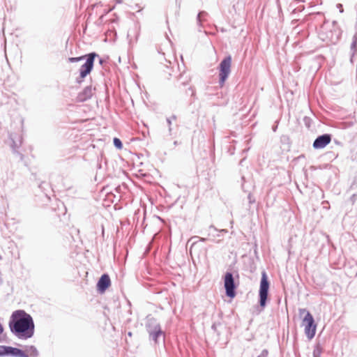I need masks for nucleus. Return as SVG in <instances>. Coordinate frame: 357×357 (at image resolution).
Segmentation results:
<instances>
[{
  "label": "nucleus",
  "instance_id": "bb28decb",
  "mask_svg": "<svg viewBox=\"0 0 357 357\" xmlns=\"http://www.w3.org/2000/svg\"><path fill=\"white\" fill-rule=\"evenodd\" d=\"M116 3H121L123 2L122 0H115Z\"/></svg>",
  "mask_w": 357,
  "mask_h": 357
},
{
  "label": "nucleus",
  "instance_id": "423d86ee",
  "mask_svg": "<svg viewBox=\"0 0 357 357\" xmlns=\"http://www.w3.org/2000/svg\"><path fill=\"white\" fill-rule=\"evenodd\" d=\"M231 57L225 56L219 64V84L222 86L231 72Z\"/></svg>",
  "mask_w": 357,
  "mask_h": 357
},
{
  "label": "nucleus",
  "instance_id": "9d476101",
  "mask_svg": "<svg viewBox=\"0 0 357 357\" xmlns=\"http://www.w3.org/2000/svg\"><path fill=\"white\" fill-rule=\"evenodd\" d=\"M9 139L11 142L10 146L14 153L18 155L21 160L23 158L22 154L17 151V149L22 144V138L16 134L9 133Z\"/></svg>",
  "mask_w": 357,
  "mask_h": 357
},
{
  "label": "nucleus",
  "instance_id": "cd10ccee",
  "mask_svg": "<svg viewBox=\"0 0 357 357\" xmlns=\"http://www.w3.org/2000/svg\"><path fill=\"white\" fill-rule=\"evenodd\" d=\"M177 144H178V142H177V141H174V146H176Z\"/></svg>",
  "mask_w": 357,
  "mask_h": 357
},
{
  "label": "nucleus",
  "instance_id": "c85d7f7f",
  "mask_svg": "<svg viewBox=\"0 0 357 357\" xmlns=\"http://www.w3.org/2000/svg\"><path fill=\"white\" fill-rule=\"evenodd\" d=\"M128 336H130V337H131V336H132V333H131V332H128Z\"/></svg>",
  "mask_w": 357,
  "mask_h": 357
},
{
  "label": "nucleus",
  "instance_id": "2eb2a0df",
  "mask_svg": "<svg viewBox=\"0 0 357 357\" xmlns=\"http://www.w3.org/2000/svg\"><path fill=\"white\" fill-rule=\"evenodd\" d=\"M176 116L175 115H172L171 117L167 118V123L168 125V130L169 135H172V120H176Z\"/></svg>",
  "mask_w": 357,
  "mask_h": 357
},
{
  "label": "nucleus",
  "instance_id": "0eeeda50",
  "mask_svg": "<svg viewBox=\"0 0 357 357\" xmlns=\"http://www.w3.org/2000/svg\"><path fill=\"white\" fill-rule=\"evenodd\" d=\"M223 280L226 296L231 298H234L236 294L237 285L235 283L233 273L229 271L226 272Z\"/></svg>",
  "mask_w": 357,
  "mask_h": 357
},
{
  "label": "nucleus",
  "instance_id": "a211bd4d",
  "mask_svg": "<svg viewBox=\"0 0 357 357\" xmlns=\"http://www.w3.org/2000/svg\"><path fill=\"white\" fill-rule=\"evenodd\" d=\"M113 143H114V146L116 148H117L118 149H122L123 144L120 139H119L117 137H114L113 139Z\"/></svg>",
  "mask_w": 357,
  "mask_h": 357
},
{
  "label": "nucleus",
  "instance_id": "4be33fe9",
  "mask_svg": "<svg viewBox=\"0 0 357 357\" xmlns=\"http://www.w3.org/2000/svg\"><path fill=\"white\" fill-rule=\"evenodd\" d=\"M248 199L249 200V203L250 204H252L253 202H255V199L252 198V196L251 194H249L248 196Z\"/></svg>",
  "mask_w": 357,
  "mask_h": 357
},
{
  "label": "nucleus",
  "instance_id": "5701e85b",
  "mask_svg": "<svg viewBox=\"0 0 357 357\" xmlns=\"http://www.w3.org/2000/svg\"><path fill=\"white\" fill-rule=\"evenodd\" d=\"M218 325H220V324H215L214 323L212 326H211V328L214 331H217V326Z\"/></svg>",
  "mask_w": 357,
  "mask_h": 357
},
{
  "label": "nucleus",
  "instance_id": "f03ea898",
  "mask_svg": "<svg viewBox=\"0 0 357 357\" xmlns=\"http://www.w3.org/2000/svg\"><path fill=\"white\" fill-rule=\"evenodd\" d=\"M145 328L149 334L150 341H153L155 344H158L160 338L162 337L164 339L165 334L161 328L160 323L151 315H148L146 317Z\"/></svg>",
  "mask_w": 357,
  "mask_h": 357
},
{
  "label": "nucleus",
  "instance_id": "2f4dec72",
  "mask_svg": "<svg viewBox=\"0 0 357 357\" xmlns=\"http://www.w3.org/2000/svg\"><path fill=\"white\" fill-rule=\"evenodd\" d=\"M100 61V63H102L103 61H102V59H100V61Z\"/></svg>",
  "mask_w": 357,
  "mask_h": 357
},
{
  "label": "nucleus",
  "instance_id": "c756f323",
  "mask_svg": "<svg viewBox=\"0 0 357 357\" xmlns=\"http://www.w3.org/2000/svg\"><path fill=\"white\" fill-rule=\"evenodd\" d=\"M276 129H277V126H275V127H273V130L274 132L276 130Z\"/></svg>",
  "mask_w": 357,
  "mask_h": 357
},
{
  "label": "nucleus",
  "instance_id": "ddd939ff",
  "mask_svg": "<svg viewBox=\"0 0 357 357\" xmlns=\"http://www.w3.org/2000/svg\"><path fill=\"white\" fill-rule=\"evenodd\" d=\"M23 351L27 354L29 357H38L39 355L38 349L33 345L26 346Z\"/></svg>",
  "mask_w": 357,
  "mask_h": 357
},
{
  "label": "nucleus",
  "instance_id": "f8f14e48",
  "mask_svg": "<svg viewBox=\"0 0 357 357\" xmlns=\"http://www.w3.org/2000/svg\"><path fill=\"white\" fill-rule=\"evenodd\" d=\"M111 280L109 276L105 273L102 275L97 283V289L100 293H103L110 286Z\"/></svg>",
  "mask_w": 357,
  "mask_h": 357
},
{
  "label": "nucleus",
  "instance_id": "f257e3e1",
  "mask_svg": "<svg viewBox=\"0 0 357 357\" xmlns=\"http://www.w3.org/2000/svg\"><path fill=\"white\" fill-rule=\"evenodd\" d=\"M10 332L21 340H26L34 334V322L32 317L23 310L14 311L8 322Z\"/></svg>",
  "mask_w": 357,
  "mask_h": 357
},
{
  "label": "nucleus",
  "instance_id": "f3484780",
  "mask_svg": "<svg viewBox=\"0 0 357 357\" xmlns=\"http://www.w3.org/2000/svg\"><path fill=\"white\" fill-rule=\"evenodd\" d=\"M86 56V54L81 56H77V57H69L68 59V61L70 63L78 62V61L84 60Z\"/></svg>",
  "mask_w": 357,
  "mask_h": 357
},
{
  "label": "nucleus",
  "instance_id": "dca6fc26",
  "mask_svg": "<svg viewBox=\"0 0 357 357\" xmlns=\"http://www.w3.org/2000/svg\"><path fill=\"white\" fill-rule=\"evenodd\" d=\"M207 15L208 14L206 11H200L198 13L197 17V23L199 26L201 25V23H202L204 17H206Z\"/></svg>",
  "mask_w": 357,
  "mask_h": 357
},
{
  "label": "nucleus",
  "instance_id": "aec40b11",
  "mask_svg": "<svg viewBox=\"0 0 357 357\" xmlns=\"http://www.w3.org/2000/svg\"><path fill=\"white\" fill-rule=\"evenodd\" d=\"M268 351L267 349H264L257 357H267Z\"/></svg>",
  "mask_w": 357,
  "mask_h": 357
},
{
  "label": "nucleus",
  "instance_id": "9b49d317",
  "mask_svg": "<svg viewBox=\"0 0 357 357\" xmlns=\"http://www.w3.org/2000/svg\"><path fill=\"white\" fill-rule=\"evenodd\" d=\"M93 90L92 86H86L82 91L78 93L77 96V101L79 102H83L90 99L93 95Z\"/></svg>",
  "mask_w": 357,
  "mask_h": 357
},
{
  "label": "nucleus",
  "instance_id": "393cba45",
  "mask_svg": "<svg viewBox=\"0 0 357 357\" xmlns=\"http://www.w3.org/2000/svg\"><path fill=\"white\" fill-rule=\"evenodd\" d=\"M3 325L0 323V335L3 333Z\"/></svg>",
  "mask_w": 357,
  "mask_h": 357
},
{
  "label": "nucleus",
  "instance_id": "20e7f679",
  "mask_svg": "<svg viewBox=\"0 0 357 357\" xmlns=\"http://www.w3.org/2000/svg\"><path fill=\"white\" fill-rule=\"evenodd\" d=\"M98 55L96 52L86 54L84 64L79 68V77L77 78V82L80 84L83 79L91 72L93 68L94 60Z\"/></svg>",
  "mask_w": 357,
  "mask_h": 357
},
{
  "label": "nucleus",
  "instance_id": "7c9ffc66",
  "mask_svg": "<svg viewBox=\"0 0 357 357\" xmlns=\"http://www.w3.org/2000/svg\"><path fill=\"white\" fill-rule=\"evenodd\" d=\"M354 197H355V195H354L352 196V197H351V199H353V201H354V200H355Z\"/></svg>",
  "mask_w": 357,
  "mask_h": 357
},
{
  "label": "nucleus",
  "instance_id": "4468645a",
  "mask_svg": "<svg viewBox=\"0 0 357 357\" xmlns=\"http://www.w3.org/2000/svg\"><path fill=\"white\" fill-rule=\"evenodd\" d=\"M323 352V348L321 346L319 343L317 344L314 346V350H313V357H321V355Z\"/></svg>",
  "mask_w": 357,
  "mask_h": 357
},
{
  "label": "nucleus",
  "instance_id": "6e6552de",
  "mask_svg": "<svg viewBox=\"0 0 357 357\" xmlns=\"http://www.w3.org/2000/svg\"><path fill=\"white\" fill-rule=\"evenodd\" d=\"M0 356L29 357L22 349L6 345H0Z\"/></svg>",
  "mask_w": 357,
  "mask_h": 357
},
{
  "label": "nucleus",
  "instance_id": "6ab92c4d",
  "mask_svg": "<svg viewBox=\"0 0 357 357\" xmlns=\"http://www.w3.org/2000/svg\"><path fill=\"white\" fill-rule=\"evenodd\" d=\"M209 229H210V230H213V231H215V232H219V233H220V234H221V233L226 234V233H227V232H228V231H227V229H220V230H218V229L217 228H215L213 225H211V226L209 227Z\"/></svg>",
  "mask_w": 357,
  "mask_h": 357
},
{
  "label": "nucleus",
  "instance_id": "39448f33",
  "mask_svg": "<svg viewBox=\"0 0 357 357\" xmlns=\"http://www.w3.org/2000/svg\"><path fill=\"white\" fill-rule=\"evenodd\" d=\"M269 287L270 282L268 280L267 274L265 271H263L261 273V278L259 290V303L262 308H264L266 305Z\"/></svg>",
  "mask_w": 357,
  "mask_h": 357
},
{
  "label": "nucleus",
  "instance_id": "a878e982",
  "mask_svg": "<svg viewBox=\"0 0 357 357\" xmlns=\"http://www.w3.org/2000/svg\"><path fill=\"white\" fill-rule=\"evenodd\" d=\"M199 241H202V242H204L206 241V238H199Z\"/></svg>",
  "mask_w": 357,
  "mask_h": 357
},
{
  "label": "nucleus",
  "instance_id": "7ed1b4c3",
  "mask_svg": "<svg viewBox=\"0 0 357 357\" xmlns=\"http://www.w3.org/2000/svg\"><path fill=\"white\" fill-rule=\"evenodd\" d=\"M305 314L303 321L305 324V333L307 338L312 339L316 333L317 326L312 314L306 309H299L300 316Z\"/></svg>",
  "mask_w": 357,
  "mask_h": 357
},
{
  "label": "nucleus",
  "instance_id": "b1692460",
  "mask_svg": "<svg viewBox=\"0 0 357 357\" xmlns=\"http://www.w3.org/2000/svg\"><path fill=\"white\" fill-rule=\"evenodd\" d=\"M337 7L339 8L340 13H343V8L342 4H337Z\"/></svg>",
  "mask_w": 357,
  "mask_h": 357
},
{
  "label": "nucleus",
  "instance_id": "1a4fd4ad",
  "mask_svg": "<svg viewBox=\"0 0 357 357\" xmlns=\"http://www.w3.org/2000/svg\"><path fill=\"white\" fill-rule=\"evenodd\" d=\"M331 135L328 133L318 136L313 142V148L315 149H324L331 142Z\"/></svg>",
  "mask_w": 357,
  "mask_h": 357
},
{
  "label": "nucleus",
  "instance_id": "412c9836",
  "mask_svg": "<svg viewBox=\"0 0 357 357\" xmlns=\"http://www.w3.org/2000/svg\"><path fill=\"white\" fill-rule=\"evenodd\" d=\"M208 236H211L214 238H220L221 236L220 233L218 232L216 234H213L209 229Z\"/></svg>",
  "mask_w": 357,
  "mask_h": 357
}]
</instances>
